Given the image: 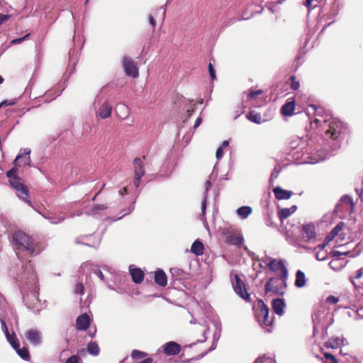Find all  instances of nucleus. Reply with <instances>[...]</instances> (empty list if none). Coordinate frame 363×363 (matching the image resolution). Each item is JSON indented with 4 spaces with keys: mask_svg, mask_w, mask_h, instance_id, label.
<instances>
[{
    "mask_svg": "<svg viewBox=\"0 0 363 363\" xmlns=\"http://www.w3.org/2000/svg\"><path fill=\"white\" fill-rule=\"evenodd\" d=\"M290 81V87L293 90H298L300 87V83L298 81L296 80V78L295 76L292 75L289 78Z\"/></svg>",
    "mask_w": 363,
    "mask_h": 363,
    "instance_id": "obj_34",
    "label": "nucleus"
},
{
    "mask_svg": "<svg viewBox=\"0 0 363 363\" xmlns=\"http://www.w3.org/2000/svg\"><path fill=\"white\" fill-rule=\"evenodd\" d=\"M15 350L22 359L28 360L30 358V353L26 347H23L22 348H20L19 347L18 349Z\"/></svg>",
    "mask_w": 363,
    "mask_h": 363,
    "instance_id": "obj_31",
    "label": "nucleus"
},
{
    "mask_svg": "<svg viewBox=\"0 0 363 363\" xmlns=\"http://www.w3.org/2000/svg\"><path fill=\"white\" fill-rule=\"evenodd\" d=\"M323 355L326 360L325 363H338V360L332 354L328 353V352H325L323 354Z\"/></svg>",
    "mask_w": 363,
    "mask_h": 363,
    "instance_id": "obj_37",
    "label": "nucleus"
},
{
    "mask_svg": "<svg viewBox=\"0 0 363 363\" xmlns=\"http://www.w3.org/2000/svg\"><path fill=\"white\" fill-rule=\"evenodd\" d=\"M357 307H359L358 309L356 310L357 315L359 318H363V306H357Z\"/></svg>",
    "mask_w": 363,
    "mask_h": 363,
    "instance_id": "obj_46",
    "label": "nucleus"
},
{
    "mask_svg": "<svg viewBox=\"0 0 363 363\" xmlns=\"http://www.w3.org/2000/svg\"><path fill=\"white\" fill-rule=\"evenodd\" d=\"M163 352L167 355H175L180 352L181 347L175 342H169L162 346Z\"/></svg>",
    "mask_w": 363,
    "mask_h": 363,
    "instance_id": "obj_11",
    "label": "nucleus"
},
{
    "mask_svg": "<svg viewBox=\"0 0 363 363\" xmlns=\"http://www.w3.org/2000/svg\"><path fill=\"white\" fill-rule=\"evenodd\" d=\"M229 145L228 142L227 140H225L223 142L222 145L220 147H228Z\"/></svg>",
    "mask_w": 363,
    "mask_h": 363,
    "instance_id": "obj_58",
    "label": "nucleus"
},
{
    "mask_svg": "<svg viewBox=\"0 0 363 363\" xmlns=\"http://www.w3.org/2000/svg\"><path fill=\"white\" fill-rule=\"evenodd\" d=\"M246 117L249 121L257 124H260L262 122V117L260 113H258L255 111H250Z\"/></svg>",
    "mask_w": 363,
    "mask_h": 363,
    "instance_id": "obj_29",
    "label": "nucleus"
},
{
    "mask_svg": "<svg viewBox=\"0 0 363 363\" xmlns=\"http://www.w3.org/2000/svg\"><path fill=\"white\" fill-rule=\"evenodd\" d=\"M119 192L121 194H125L127 192V189L125 187H124V188H123V189L120 190Z\"/></svg>",
    "mask_w": 363,
    "mask_h": 363,
    "instance_id": "obj_59",
    "label": "nucleus"
},
{
    "mask_svg": "<svg viewBox=\"0 0 363 363\" xmlns=\"http://www.w3.org/2000/svg\"><path fill=\"white\" fill-rule=\"evenodd\" d=\"M79 360V358L77 355H72L70 357H69L65 363H78Z\"/></svg>",
    "mask_w": 363,
    "mask_h": 363,
    "instance_id": "obj_43",
    "label": "nucleus"
},
{
    "mask_svg": "<svg viewBox=\"0 0 363 363\" xmlns=\"http://www.w3.org/2000/svg\"><path fill=\"white\" fill-rule=\"evenodd\" d=\"M342 344V340L340 337H331L325 342V347L328 348L336 349Z\"/></svg>",
    "mask_w": 363,
    "mask_h": 363,
    "instance_id": "obj_27",
    "label": "nucleus"
},
{
    "mask_svg": "<svg viewBox=\"0 0 363 363\" xmlns=\"http://www.w3.org/2000/svg\"><path fill=\"white\" fill-rule=\"evenodd\" d=\"M106 208V206L104 204H96L93 207L94 211H103Z\"/></svg>",
    "mask_w": 363,
    "mask_h": 363,
    "instance_id": "obj_45",
    "label": "nucleus"
},
{
    "mask_svg": "<svg viewBox=\"0 0 363 363\" xmlns=\"http://www.w3.org/2000/svg\"><path fill=\"white\" fill-rule=\"evenodd\" d=\"M201 123V118H198L196 121H195V123H194V128H196L198 126L200 125Z\"/></svg>",
    "mask_w": 363,
    "mask_h": 363,
    "instance_id": "obj_54",
    "label": "nucleus"
},
{
    "mask_svg": "<svg viewBox=\"0 0 363 363\" xmlns=\"http://www.w3.org/2000/svg\"><path fill=\"white\" fill-rule=\"evenodd\" d=\"M4 78L1 76H0V84H2L4 82Z\"/></svg>",
    "mask_w": 363,
    "mask_h": 363,
    "instance_id": "obj_61",
    "label": "nucleus"
},
{
    "mask_svg": "<svg viewBox=\"0 0 363 363\" xmlns=\"http://www.w3.org/2000/svg\"><path fill=\"white\" fill-rule=\"evenodd\" d=\"M263 93V91L261 90V89H259L257 91H250V92L248 93V98L249 99H254L255 97H256L258 95H260Z\"/></svg>",
    "mask_w": 363,
    "mask_h": 363,
    "instance_id": "obj_40",
    "label": "nucleus"
},
{
    "mask_svg": "<svg viewBox=\"0 0 363 363\" xmlns=\"http://www.w3.org/2000/svg\"><path fill=\"white\" fill-rule=\"evenodd\" d=\"M15 104H16L15 101H8L5 100L0 103V106H6L13 105Z\"/></svg>",
    "mask_w": 363,
    "mask_h": 363,
    "instance_id": "obj_50",
    "label": "nucleus"
},
{
    "mask_svg": "<svg viewBox=\"0 0 363 363\" xmlns=\"http://www.w3.org/2000/svg\"><path fill=\"white\" fill-rule=\"evenodd\" d=\"M341 201L348 204L352 209L353 208L354 203H353L352 199L350 196H347V195L342 196L341 199Z\"/></svg>",
    "mask_w": 363,
    "mask_h": 363,
    "instance_id": "obj_38",
    "label": "nucleus"
},
{
    "mask_svg": "<svg viewBox=\"0 0 363 363\" xmlns=\"http://www.w3.org/2000/svg\"><path fill=\"white\" fill-rule=\"evenodd\" d=\"M347 253H342L341 252H339V251H333V258H335V257H337V258H340V257L342 255H347Z\"/></svg>",
    "mask_w": 363,
    "mask_h": 363,
    "instance_id": "obj_52",
    "label": "nucleus"
},
{
    "mask_svg": "<svg viewBox=\"0 0 363 363\" xmlns=\"http://www.w3.org/2000/svg\"><path fill=\"white\" fill-rule=\"evenodd\" d=\"M30 152L31 150L29 148H24L23 152L19 153L13 160V167L6 172L9 185L16 191L18 198L26 201L29 206H31V201L29 200V189L23 183V179L18 175V172L22 167L31 166Z\"/></svg>",
    "mask_w": 363,
    "mask_h": 363,
    "instance_id": "obj_1",
    "label": "nucleus"
},
{
    "mask_svg": "<svg viewBox=\"0 0 363 363\" xmlns=\"http://www.w3.org/2000/svg\"><path fill=\"white\" fill-rule=\"evenodd\" d=\"M149 22H150V25L152 26V28L154 30L156 26V21L152 15L149 16Z\"/></svg>",
    "mask_w": 363,
    "mask_h": 363,
    "instance_id": "obj_51",
    "label": "nucleus"
},
{
    "mask_svg": "<svg viewBox=\"0 0 363 363\" xmlns=\"http://www.w3.org/2000/svg\"><path fill=\"white\" fill-rule=\"evenodd\" d=\"M101 189L93 197V200L95 199L96 196L101 192Z\"/></svg>",
    "mask_w": 363,
    "mask_h": 363,
    "instance_id": "obj_63",
    "label": "nucleus"
},
{
    "mask_svg": "<svg viewBox=\"0 0 363 363\" xmlns=\"http://www.w3.org/2000/svg\"><path fill=\"white\" fill-rule=\"evenodd\" d=\"M130 271L132 279L135 284H140L143 281L144 273L140 269L135 268L131 269Z\"/></svg>",
    "mask_w": 363,
    "mask_h": 363,
    "instance_id": "obj_24",
    "label": "nucleus"
},
{
    "mask_svg": "<svg viewBox=\"0 0 363 363\" xmlns=\"http://www.w3.org/2000/svg\"><path fill=\"white\" fill-rule=\"evenodd\" d=\"M74 292L76 294H82L84 292V285L82 283H78L76 284L74 288Z\"/></svg>",
    "mask_w": 363,
    "mask_h": 363,
    "instance_id": "obj_41",
    "label": "nucleus"
},
{
    "mask_svg": "<svg viewBox=\"0 0 363 363\" xmlns=\"http://www.w3.org/2000/svg\"><path fill=\"white\" fill-rule=\"evenodd\" d=\"M97 276L99 277V279H100L101 280H102V281H104V274L102 273V272H101V271L99 270V271L97 272Z\"/></svg>",
    "mask_w": 363,
    "mask_h": 363,
    "instance_id": "obj_55",
    "label": "nucleus"
},
{
    "mask_svg": "<svg viewBox=\"0 0 363 363\" xmlns=\"http://www.w3.org/2000/svg\"><path fill=\"white\" fill-rule=\"evenodd\" d=\"M155 281L160 286H166L167 284V277L165 272L162 269H157L155 272Z\"/></svg>",
    "mask_w": 363,
    "mask_h": 363,
    "instance_id": "obj_17",
    "label": "nucleus"
},
{
    "mask_svg": "<svg viewBox=\"0 0 363 363\" xmlns=\"http://www.w3.org/2000/svg\"><path fill=\"white\" fill-rule=\"evenodd\" d=\"M3 106H0V108L2 107Z\"/></svg>",
    "mask_w": 363,
    "mask_h": 363,
    "instance_id": "obj_64",
    "label": "nucleus"
},
{
    "mask_svg": "<svg viewBox=\"0 0 363 363\" xmlns=\"http://www.w3.org/2000/svg\"><path fill=\"white\" fill-rule=\"evenodd\" d=\"M142 177H139V176H135V178H134V180H133V184L135 186V187H138L139 186V185L140 184V182H141Z\"/></svg>",
    "mask_w": 363,
    "mask_h": 363,
    "instance_id": "obj_48",
    "label": "nucleus"
},
{
    "mask_svg": "<svg viewBox=\"0 0 363 363\" xmlns=\"http://www.w3.org/2000/svg\"><path fill=\"white\" fill-rule=\"evenodd\" d=\"M122 66L125 74L132 78H137L139 76V69L137 62L128 56H124L122 60Z\"/></svg>",
    "mask_w": 363,
    "mask_h": 363,
    "instance_id": "obj_6",
    "label": "nucleus"
},
{
    "mask_svg": "<svg viewBox=\"0 0 363 363\" xmlns=\"http://www.w3.org/2000/svg\"><path fill=\"white\" fill-rule=\"evenodd\" d=\"M295 106L296 104L294 99L287 101L281 108V114L286 116H291L295 110Z\"/></svg>",
    "mask_w": 363,
    "mask_h": 363,
    "instance_id": "obj_16",
    "label": "nucleus"
},
{
    "mask_svg": "<svg viewBox=\"0 0 363 363\" xmlns=\"http://www.w3.org/2000/svg\"><path fill=\"white\" fill-rule=\"evenodd\" d=\"M87 351L91 355L96 356L99 354V347L96 342H90L87 345Z\"/></svg>",
    "mask_w": 363,
    "mask_h": 363,
    "instance_id": "obj_30",
    "label": "nucleus"
},
{
    "mask_svg": "<svg viewBox=\"0 0 363 363\" xmlns=\"http://www.w3.org/2000/svg\"><path fill=\"white\" fill-rule=\"evenodd\" d=\"M201 208H202V213H205L206 208V198H204L202 201Z\"/></svg>",
    "mask_w": 363,
    "mask_h": 363,
    "instance_id": "obj_53",
    "label": "nucleus"
},
{
    "mask_svg": "<svg viewBox=\"0 0 363 363\" xmlns=\"http://www.w3.org/2000/svg\"><path fill=\"white\" fill-rule=\"evenodd\" d=\"M316 257L318 260H324L325 259V257H321V255H320V253L316 254Z\"/></svg>",
    "mask_w": 363,
    "mask_h": 363,
    "instance_id": "obj_57",
    "label": "nucleus"
},
{
    "mask_svg": "<svg viewBox=\"0 0 363 363\" xmlns=\"http://www.w3.org/2000/svg\"><path fill=\"white\" fill-rule=\"evenodd\" d=\"M355 299L350 300L348 303L343 305L344 308L357 307V306H363V287H355Z\"/></svg>",
    "mask_w": 363,
    "mask_h": 363,
    "instance_id": "obj_9",
    "label": "nucleus"
},
{
    "mask_svg": "<svg viewBox=\"0 0 363 363\" xmlns=\"http://www.w3.org/2000/svg\"><path fill=\"white\" fill-rule=\"evenodd\" d=\"M291 214V212L289 208H282L278 212L279 218L281 221L287 218Z\"/></svg>",
    "mask_w": 363,
    "mask_h": 363,
    "instance_id": "obj_32",
    "label": "nucleus"
},
{
    "mask_svg": "<svg viewBox=\"0 0 363 363\" xmlns=\"http://www.w3.org/2000/svg\"><path fill=\"white\" fill-rule=\"evenodd\" d=\"M211 186V182L209 180L206 181V191H208V189Z\"/></svg>",
    "mask_w": 363,
    "mask_h": 363,
    "instance_id": "obj_56",
    "label": "nucleus"
},
{
    "mask_svg": "<svg viewBox=\"0 0 363 363\" xmlns=\"http://www.w3.org/2000/svg\"><path fill=\"white\" fill-rule=\"evenodd\" d=\"M13 242L17 250L26 251L30 255H37L39 252L38 242L23 231H17L13 234Z\"/></svg>",
    "mask_w": 363,
    "mask_h": 363,
    "instance_id": "obj_2",
    "label": "nucleus"
},
{
    "mask_svg": "<svg viewBox=\"0 0 363 363\" xmlns=\"http://www.w3.org/2000/svg\"><path fill=\"white\" fill-rule=\"evenodd\" d=\"M234 278L235 282H233V286L235 292L244 300L249 301L250 295L247 292L245 284L238 274H235Z\"/></svg>",
    "mask_w": 363,
    "mask_h": 363,
    "instance_id": "obj_8",
    "label": "nucleus"
},
{
    "mask_svg": "<svg viewBox=\"0 0 363 363\" xmlns=\"http://www.w3.org/2000/svg\"><path fill=\"white\" fill-rule=\"evenodd\" d=\"M350 134V130L343 122L333 119L329 123V128L325 135L333 140H343Z\"/></svg>",
    "mask_w": 363,
    "mask_h": 363,
    "instance_id": "obj_3",
    "label": "nucleus"
},
{
    "mask_svg": "<svg viewBox=\"0 0 363 363\" xmlns=\"http://www.w3.org/2000/svg\"><path fill=\"white\" fill-rule=\"evenodd\" d=\"M275 198L278 200L289 199L293 192L291 191L284 190L280 186H277L273 189Z\"/></svg>",
    "mask_w": 363,
    "mask_h": 363,
    "instance_id": "obj_15",
    "label": "nucleus"
},
{
    "mask_svg": "<svg viewBox=\"0 0 363 363\" xmlns=\"http://www.w3.org/2000/svg\"><path fill=\"white\" fill-rule=\"evenodd\" d=\"M146 356L147 354L145 352L137 350H133L131 352V357L133 359H140L145 357Z\"/></svg>",
    "mask_w": 363,
    "mask_h": 363,
    "instance_id": "obj_36",
    "label": "nucleus"
},
{
    "mask_svg": "<svg viewBox=\"0 0 363 363\" xmlns=\"http://www.w3.org/2000/svg\"><path fill=\"white\" fill-rule=\"evenodd\" d=\"M252 212L250 206H242L237 210L238 215L242 219L247 218Z\"/></svg>",
    "mask_w": 363,
    "mask_h": 363,
    "instance_id": "obj_28",
    "label": "nucleus"
},
{
    "mask_svg": "<svg viewBox=\"0 0 363 363\" xmlns=\"http://www.w3.org/2000/svg\"><path fill=\"white\" fill-rule=\"evenodd\" d=\"M314 123H320V120H319V119H318V118H315V119L314 120Z\"/></svg>",
    "mask_w": 363,
    "mask_h": 363,
    "instance_id": "obj_62",
    "label": "nucleus"
},
{
    "mask_svg": "<svg viewBox=\"0 0 363 363\" xmlns=\"http://www.w3.org/2000/svg\"><path fill=\"white\" fill-rule=\"evenodd\" d=\"M10 16L6 14H0V25L9 20Z\"/></svg>",
    "mask_w": 363,
    "mask_h": 363,
    "instance_id": "obj_49",
    "label": "nucleus"
},
{
    "mask_svg": "<svg viewBox=\"0 0 363 363\" xmlns=\"http://www.w3.org/2000/svg\"><path fill=\"white\" fill-rule=\"evenodd\" d=\"M268 267L272 272L281 277V279H287L288 270L281 259H272L268 264Z\"/></svg>",
    "mask_w": 363,
    "mask_h": 363,
    "instance_id": "obj_7",
    "label": "nucleus"
},
{
    "mask_svg": "<svg viewBox=\"0 0 363 363\" xmlns=\"http://www.w3.org/2000/svg\"><path fill=\"white\" fill-rule=\"evenodd\" d=\"M203 250V244L199 240L194 241L191 247V252L197 256L202 255Z\"/></svg>",
    "mask_w": 363,
    "mask_h": 363,
    "instance_id": "obj_25",
    "label": "nucleus"
},
{
    "mask_svg": "<svg viewBox=\"0 0 363 363\" xmlns=\"http://www.w3.org/2000/svg\"><path fill=\"white\" fill-rule=\"evenodd\" d=\"M306 284V276L305 274L298 270L296 273L295 286L298 288L303 287Z\"/></svg>",
    "mask_w": 363,
    "mask_h": 363,
    "instance_id": "obj_26",
    "label": "nucleus"
},
{
    "mask_svg": "<svg viewBox=\"0 0 363 363\" xmlns=\"http://www.w3.org/2000/svg\"><path fill=\"white\" fill-rule=\"evenodd\" d=\"M216 155L217 159H220L223 157V147H219L217 149Z\"/></svg>",
    "mask_w": 363,
    "mask_h": 363,
    "instance_id": "obj_47",
    "label": "nucleus"
},
{
    "mask_svg": "<svg viewBox=\"0 0 363 363\" xmlns=\"http://www.w3.org/2000/svg\"><path fill=\"white\" fill-rule=\"evenodd\" d=\"M225 241L228 244L240 247L244 242V239L240 235L231 233L227 235Z\"/></svg>",
    "mask_w": 363,
    "mask_h": 363,
    "instance_id": "obj_20",
    "label": "nucleus"
},
{
    "mask_svg": "<svg viewBox=\"0 0 363 363\" xmlns=\"http://www.w3.org/2000/svg\"><path fill=\"white\" fill-rule=\"evenodd\" d=\"M302 238L303 240L309 242L314 240L316 237L315 225L312 223L303 225L302 226Z\"/></svg>",
    "mask_w": 363,
    "mask_h": 363,
    "instance_id": "obj_10",
    "label": "nucleus"
},
{
    "mask_svg": "<svg viewBox=\"0 0 363 363\" xmlns=\"http://www.w3.org/2000/svg\"><path fill=\"white\" fill-rule=\"evenodd\" d=\"M112 107L108 104V102L103 103L99 109V115L103 119L110 117Z\"/></svg>",
    "mask_w": 363,
    "mask_h": 363,
    "instance_id": "obj_21",
    "label": "nucleus"
},
{
    "mask_svg": "<svg viewBox=\"0 0 363 363\" xmlns=\"http://www.w3.org/2000/svg\"><path fill=\"white\" fill-rule=\"evenodd\" d=\"M272 306L275 313L281 315L284 313L285 303L283 299L276 298L272 301Z\"/></svg>",
    "mask_w": 363,
    "mask_h": 363,
    "instance_id": "obj_19",
    "label": "nucleus"
},
{
    "mask_svg": "<svg viewBox=\"0 0 363 363\" xmlns=\"http://www.w3.org/2000/svg\"><path fill=\"white\" fill-rule=\"evenodd\" d=\"M310 107L312 108L314 111H316V109H317L315 105H313V104L310 105Z\"/></svg>",
    "mask_w": 363,
    "mask_h": 363,
    "instance_id": "obj_60",
    "label": "nucleus"
},
{
    "mask_svg": "<svg viewBox=\"0 0 363 363\" xmlns=\"http://www.w3.org/2000/svg\"><path fill=\"white\" fill-rule=\"evenodd\" d=\"M24 269L25 270H28V274H29L28 278H30L32 280H35L36 279V275L34 273V269L33 265L30 264V262L24 267Z\"/></svg>",
    "mask_w": 363,
    "mask_h": 363,
    "instance_id": "obj_33",
    "label": "nucleus"
},
{
    "mask_svg": "<svg viewBox=\"0 0 363 363\" xmlns=\"http://www.w3.org/2000/svg\"><path fill=\"white\" fill-rule=\"evenodd\" d=\"M257 306L259 309L256 316L258 321L265 326H271L273 323V317L269 316V308L262 300L258 301Z\"/></svg>",
    "mask_w": 363,
    "mask_h": 363,
    "instance_id": "obj_5",
    "label": "nucleus"
},
{
    "mask_svg": "<svg viewBox=\"0 0 363 363\" xmlns=\"http://www.w3.org/2000/svg\"><path fill=\"white\" fill-rule=\"evenodd\" d=\"M286 280L281 279V277L270 278L264 286L265 294H283L284 290L286 286Z\"/></svg>",
    "mask_w": 363,
    "mask_h": 363,
    "instance_id": "obj_4",
    "label": "nucleus"
},
{
    "mask_svg": "<svg viewBox=\"0 0 363 363\" xmlns=\"http://www.w3.org/2000/svg\"><path fill=\"white\" fill-rule=\"evenodd\" d=\"M363 276V267L359 269L357 272V274L354 277H350V281H351V283L354 285V288L355 287H357L354 280L355 279H359L362 277Z\"/></svg>",
    "mask_w": 363,
    "mask_h": 363,
    "instance_id": "obj_35",
    "label": "nucleus"
},
{
    "mask_svg": "<svg viewBox=\"0 0 363 363\" xmlns=\"http://www.w3.org/2000/svg\"><path fill=\"white\" fill-rule=\"evenodd\" d=\"M90 325V318L86 313L80 315L76 320V326L79 330H86Z\"/></svg>",
    "mask_w": 363,
    "mask_h": 363,
    "instance_id": "obj_13",
    "label": "nucleus"
},
{
    "mask_svg": "<svg viewBox=\"0 0 363 363\" xmlns=\"http://www.w3.org/2000/svg\"><path fill=\"white\" fill-rule=\"evenodd\" d=\"M134 173L135 176L143 177L145 174V167L142 160L136 157L133 160Z\"/></svg>",
    "mask_w": 363,
    "mask_h": 363,
    "instance_id": "obj_18",
    "label": "nucleus"
},
{
    "mask_svg": "<svg viewBox=\"0 0 363 363\" xmlns=\"http://www.w3.org/2000/svg\"><path fill=\"white\" fill-rule=\"evenodd\" d=\"M208 72H209V74H210L211 79L213 80L215 79L216 78V72H215L214 67L211 63H209V65H208Z\"/></svg>",
    "mask_w": 363,
    "mask_h": 363,
    "instance_id": "obj_42",
    "label": "nucleus"
},
{
    "mask_svg": "<svg viewBox=\"0 0 363 363\" xmlns=\"http://www.w3.org/2000/svg\"><path fill=\"white\" fill-rule=\"evenodd\" d=\"M25 335L26 339L34 345H38L41 342L40 333L37 330H28L26 333Z\"/></svg>",
    "mask_w": 363,
    "mask_h": 363,
    "instance_id": "obj_12",
    "label": "nucleus"
},
{
    "mask_svg": "<svg viewBox=\"0 0 363 363\" xmlns=\"http://www.w3.org/2000/svg\"><path fill=\"white\" fill-rule=\"evenodd\" d=\"M343 226V222H340L326 236L325 242L328 243L332 241L337 235L339 232L342 230Z\"/></svg>",
    "mask_w": 363,
    "mask_h": 363,
    "instance_id": "obj_22",
    "label": "nucleus"
},
{
    "mask_svg": "<svg viewBox=\"0 0 363 363\" xmlns=\"http://www.w3.org/2000/svg\"><path fill=\"white\" fill-rule=\"evenodd\" d=\"M345 264L346 261L344 259L335 257L330 262L329 266L333 270L339 271L345 266Z\"/></svg>",
    "mask_w": 363,
    "mask_h": 363,
    "instance_id": "obj_23",
    "label": "nucleus"
},
{
    "mask_svg": "<svg viewBox=\"0 0 363 363\" xmlns=\"http://www.w3.org/2000/svg\"><path fill=\"white\" fill-rule=\"evenodd\" d=\"M340 300V298L339 297H336L335 296H329L327 298H326V302L328 303H331V304H335L337 303Z\"/></svg>",
    "mask_w": 363,
    "mask_h": 363,
    "instance_id": "obj_39",
    "label": "nucleus"
},
{
    "mask_svg": "<svg viewBox=\"0 0 363 363\" xmlns=\"http://www.w3.org/2000/svg\"><path fill=\"white\" fill-rule=\"evenodd\" d=\"M29 36V34L26 35L25 36L19 38L13 39L11 43L13 45H16L22 43L25 39H26Z\"/></svg>",
    "mask_w": 363,
    "mask_h": 363,
    "instance_id": "obj_44",
    "label": "nucleus"
},
{
    "mask_svg": "<svg viewBox=\"0 0 363 363\" xmlns=\"http://www.w3.org/2000/svg\"><path fill=\"white\" fill-rule=\"evenodd\" d=\"M1 322L2 324V327L6 330V338H7L8 341L9 342V343L11 345L12 347L14 350L18 349V347H20V343H19V341L18 340L16 335L14 333H13L12 335H10L8 331V329H7L5 322L2 319H1Z\"/></svg>",
    "mask_w": 363,
    "mask_h": 363,
    "instance_id": "obj_14",
    "label": "nucleus"
}]
</instances>
